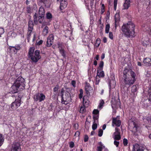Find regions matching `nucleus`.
I'll return each mask as SVG.
<instances>
[{
	"mask_svg": "<svg viewBox=\"0 0 151 151\" xmlns=\"http://www.w3.org/2000/svg\"><path fill=\"white\" fill-rule=\"evenodd\" d=\"M69 147L70 148H72L74 147V143L72 141L69 143Z\"/></svg>",
	"mask_w": 151,
	"mask_h": 151,
	"instance_id": "3c124183",
	"label": "nucleus"
},
{
	"mask_svg": "<svg viewBox=\"0 0 151 151\" xmlns=\"http://www.w3.org/2000/svg\"><path fill=\"white\" fill-rule=\"evenodd\" d=\"M100 77L98 76H96V84H98L99 83V82L100 80Z\"/></svg>",
	"mask_w": 151,
	"mask_h": 151,
	"instance_id": "09e8293b",
	"label": "nucleus"
},
{
	"mask_svg": "<svg viewBox=\"0 0 151 151\" xmlns=\"http://www.w3.org/2000/svg\"><path fill=\"white\" fill-rule=\"evenodd\" d=\"M28 58L31 59L32 63H36L41 58L40 51L38 50H36L34 52V55H32L28 57Z\"/></svg>",
	"mask_w": 151,
	"mask_h": 151,
	"instance_id": "39448f33",
	"label": "nucleus"
},
{
	"mask_svg": "<svg viewBox=\"0 0 151 151\" xmlns=\"http://www.w3.org/2000/svg\"><path fill=\"white\" fill-rule=\"evenodd\" d=\"M146 120L147 121V122H146L147 123L149 124H151V117L150 118L147 117Z\"/></svg>",
	"mask_w": 151,
	"mask_h": 151,
	"instance_id": "052dcab7",
	"label": "nucleus"
},
{
	"mask_svg": "<svg viewBox=\"0 0 151 151\" xmlns=\"http://www.w3.org/2000/svg\"><path fill=\"white\" fill-rule=\"evenodd\" d=\"M4 32V31L2 28H0V37H1V35L3 34Z\"/></svg>",
	"mask_w": 151,
	"mask_h": 151,
	"instance_id": "6e6d98bb",
	"label": "nucleus"
},
{
	"mask_svg": "<svg viewBox=\"0 0 151 151\" xmlns=\"http://www.w3.org/2000/svg\"><path fill=\"white\" fill-rule=\"evenodd\" d=\"M45 14L44 9L42 7H40L39 10V15H43L45 16Z\"/></svg>",
	"mask_w": 151,
	"mask_h": 151,
	"instance_id": "cd10ccee",
	"label": "nucleus"
},
{
	"mask_svg": "<svg viewBox=\"0 0 151 151\" xmlns=\"http://www.w3.org/2000/svg\"><path fill=\"white\" fill-rule=\"evenodd\" d=\"M117 117L116 118H112V125L113 126L114 124L117 127H119L121 125V121L117 119Z\"/></svg>",
	"mask_w": 151,
	"mask_h": 151,
	"instance_id": "2eb2a0df",
	"label": "nucleus"
},
{
	"mask_svg": "<svg viewBox=\"0 0 151 151\" xmlns=\"http://www.w3.org/2000/svg\"><path fill=\"white\" fill-rule=\"evenodd\" d=\"M73 127L76 129H77L78 128V124H75L73 125Z\"/></svg>",
	"mask_w": 151,
	"mask_h": 151,
	"instance_id": "0e129e2a",
	"label": "nucleus"
},
{
	"mask_svg": "<svg viewBox=\"0 0 151 151\" xmlns=\"http://www.w3.org/2000/svg\"><path fill=\"white\" fill-rule=\"evenodd\" d=\"M147 100H146L145 101H144L142 102V105L143 106V107L144 108H146L148 106V105L147 103Z\"/></svg>",
	"mask_w": 151,
	"mask_h": 151,
	"instance_id": "a18cd8bd",
	"label": "nucleus"
},
{
	"mask_svg": "<svg viewBox=\"0 0 151 151\" xmlns=\"http://www.w3.org/2000/svg\"><path fill=\"white\" fill-rule=\"evenodd\" d=\"M88 136L87 135H85L84 136V141L85 142H86L88 141Z\"/></svg>",
	"mask_w": 151,
	"mask_h": 151,
	"instance_id": "603ef678",
	"label": "nucleus"
},
{
	"mask_svg": "<svg viewBox=\"0 0 151 151\" xmlns=\"http://www.w3.org/2000/svg\"><path fill=\"white\" fill-rule=\"evenodd\" d=\"M59 51L60 53L61 54L62 56H63L64 58H66V55L65 53V51L64 49L60 50Z\"/></svg>",
	"mask_w": 151,
	"mask_h": 151,
	"instance_id": "c85d7f7f",
	"label": "nucleus"
},
{
	"mask_svg": "<svg viewBox=\"0 0 151 151\" xmlns=\"http://www.w3.org/2000/svg\"><path fill=\"white\" fill-rule=\"evenodd\" d=\"M80 135V132L78 131H76L74 134V136L76 137H79Z\"/></svg>",
	"mask_w": 151,
	"mask_h": 151,
	"instance_id": "bf43d9fd",
	"label": "nucleus"
},
{
	"mask_svg": "<svg viewBox=\"0 0 151 151\" xmlns=\"http://www.w3.org/2000/svg\"><path fill=\"white\" fill-rule=\"evenodd\" d=\"M116 82L113 79L111 80L109 82V86L110 88H114L116 85Z\"/></svg>",
	"mask_w": 151,
	"mask_h": 151,
	"instance_id": "b1692460",
	"label": "nucleus"
},
{
	"mask_svg": "<svg viewBox=\"0 0 151 151\" xmlns=\"http://www.w3.org/2000/svg\"><path fill=\"white\" fill-rule=\"evenodd\" d=\"M149 41L148 40L147 41H143L142 42L143 45L145 47H147V46L149 45Z\"/></svg>",
	"mask_w": 151,
	"mask_h": 151,
	"instance_id": "ea45409f",
	"label": "nucleus"
},
{
	"mask_svg": "<svg viewBox=\"0 0 151 151\" xmlns=\"http://www.w3.org/2000/svg\"><path fill=\"white\" fill-rule=\"evenodd\" d=\"M121 138L120 134H115L114 135V139L116 140H119Z\"/></svg>",
	"mask_w": 151,
	"mask_h": 151,
	"instance_id": "58836bf2",
	"label": "nucleus"
},
{
	"mask_svg": "<svg viewBox=\"0 0 151 151\" xmlns=\"http://www.w3.org/2000/svg\"><path fill=\"white\" fill-rule=\"evenodd\" d=\"M9 49L11 52H13L14 54H16L17 53V52L16 50L15 49L14 46H9Z\"/></svg>",
	"mask_w": 151,
	"mask_h": 151,
	"instance_id": "c756f323",
	"label": "nucleus"
},
{
	"mask_svg": "<svg viewBox=\"0 0 151 151\" xmlns=\"http://www.w3.org/2000/svg\"><path fill=\"white\" fill-rule=\"evenodd\" d=\"M21 103L19 101L15 100V101L12 102L11 106V107L12 109L13 110H15L19 106H20Z\"/></svg>",
	"mask_w": 151,
	"mask_h": 151,
	"instance_id": "dca6fc26",
	"label": "nucleus"
},
{
	"mask_svg": "<svg viewBox=\"0 0 151 151\" xmlns=\"http://www.w3.org/2000/svg\"><path fill=\"white\" fill-rule=\"evenodd\" d=\"M114 144L117 147L119 145V142L115 140L114 142Z\"/></svg>",
	"mask_w": 151,
	"mask_h": 151,
	"instance_id": "774afa93",
	"label": "nucleus"
},
{
	"mask_svg": "<svg viewBox=\"0 0 151 151\" xmlns=\"http://www.w3.org/2000/svg\"><path fill=\"white\" fill-rule=\"evenodd\" d=\"M57 1L60 2V12L62 13L64 12L63 10L67 7L68 2L67 0H57Z\"/></svg>",
	"mask_w": 151,
	"mask_h": 151,
	"instance_id": "9b49d317",
	"label": "nucleus"
},
{
	"mask_svg": "<svg viewBox=\"0 0 151 151\" xmlns=\"http://www.w3.org/2000/svg\"><path fill=\"white\" fill-rule=\"evenodd\" d=\"M104 65V62L103 61H101L100 62V63L99 65V67L98 68V69H102Z\"/></svg>",
	"mask_w": 151,
	"mask_h": 151,
	"instance_id": "de8ad7c7",
	"label": "nucleus"
},
{
	"mask_svg": "<svg viewBox=\"0 0 151 151\" xmlns=\"http://www.w3.org/2000/svg\"><path fill=\"white\" fill-rule=\"evenodd\" d=\"M149 85L148 86V89L147 91L148 93H151V82H149Z\"/></svg>",
	"mask_w": 151,
	"mask_h": 151,
	"instance_id": "49530a36",
	"label": "nucleus"
},
{
	"mask_svg": "<svg viewBox=\"0 0 151 151\" xmlns=\"http://www.w3.org/2000/svg\"><path fill=\"white\" fill-rule=\"evenodd\" d=\"M117 3V2H116L115 1L114 2V8L115 10L116 9Z\"/></svg>",
	"mask_w": 151,
	"mask_h": 151,
	"instance_id": "69168bd1",
	"label": "nucleus"
},
{
	"mask_svg": "<svg viewBox=\"0 0 151 151\" xmlns=\"http://www.w3.org/2000/svg\"><path fill=\"white\" fill-rule=\"evenodd\" d=\"M44 16L43 15H39V16L38 17L37 14L35 13L33 16V21L34 23L37 24L38 22L41 24L42 23Z\"/></svg>",
	"mask_w": 151,
	"mask_h": 151,
	"instance_id": "6e6552de",
	"label": "nucleus"
},
{
	"mask_svg": "<svg viewBox=\"0 0 151 151\" xmlns=\"http://www.w3.org/2000/svg\"><path fill=\"white\" fill-rule=\"evenodd\" d=\"M97 75L99 77H104V72L102 71V69H98L97 70Z\"/></svg>",
	"mask_w": 151,
	"mask_h": 151,
	"instance_id": "412c9836",
	"label": "nucleus"
},
{
	"mask_svg": "<svg viewBox=\"0 0 151 151\" xmlns=\"http://www.w3.org/2000/svg\"><path fill=\"white\" fill-rule=\"evenodd\" d=\"M58 48L59 50L64 49L63 47H64L63 43L62 42H58L57 43Z\"/></svg>",
	"mask_w": 151,
	"mask_h": 151,
	"instance_id": "2f4dec72",
	"label": "nucleus"
},
{
	"mask_svg": "<svg viewBox=\"0 0 151 151\" xmlns=\"http://www.w3.org/2000/svg\"><path fill=\"white\" fill-rule=\"evenodd\" d=\"M101 43V40L99 38H97L96 40V42L95 43V45L97 47H98Z\"/></svg>",
	"mask_w": 151,
	"mask_h": 151,
	"instance_id": "79ce46f5",
	"label": "nucleus"
},
{
	"mask_svg": "<svg viewBox=\"0 0 151 151\" xmlns=\"http://www.w3.org/2000/svg\"><path fill=\"white\" fill-rule=\"evenodd\" d=\"M90 24H93L94 23V20L93 19V15H92V16L91 15V14H90Z\"/></svg>",
	"mask_w": 151,
	"mask_h": 151,
	"instance_id": "8fccbe9b",
	"label": "nucleus"
},
{
	"mask_svg": "<svg viewBox=\"0 0 151 151\" xmlns=\"http://www.w3.org/2000/svg\"><path fill=\"white\" fill-rule=\"evenodd\" d=\"M120 20V18L119 14V13L116 14L115 16V27L116 28L117 25H118V23Z\"/></svg>",
	"mask_w": 151,
	"mask_h": 151,
	"instance_id": "a211bd4d",
	"label": "nucleus"
},
{
	"mask_svg": "<svg viewBox=\"0 0 151 151\" xmlns=\"http://www.w3.org/2000/svg\"><path fill=\"white\" fill-rule=\"evenodd\" d=\"M134 24L131 22L124 25L122 27V30L127 37L133 36L134 33Z\"/></svg>",
	"mask_w": 151,
	"mask_h": 151,
	"instance_id": "f03ea898",
	"label": "nucleus"
},
{
	"mask_svg": "<svg viewBox=\"0 0 151 151\" xmlns=\"http://www.w3.org/2000/svg\"><path fill=\"white\" fill-rule=\"evenodd\" d=\"M46 17L47 19L49 20L50 21H51L52 18L53 16L51 13L48 12L46 13Z\"/></svg>",
	"mask_w": 151,
	"mask_h": 151,
	"instance_id": "bb28decb",
	"label": "nucleus"
},
{
	"mask_svg": "<svg viewBox=\"0 0 151 151\" xmlns=\"http://www.w3.org/2000/svg\"><path fill=\"white\" fill-rule=\"evenodd\" d=\"M123 74V79L126 85L131 86L136 81V74L131 69L125 68Z\"/></svg>",
	"mask_w": 151,
	"mask_h": 151,
	"instance_id": "f257e3e1",
	"label": "nucleus"
},
{
	"mask_svg": "<svg viewBox=\"0 0 151 151\" xmlns=\"http://www.w3.org/2000/svg\"><path fill=\"white\" fill-rule=\"evenodd\" d=\"M151 59L149 58H145L144 61L143 62L145 64L149 63L150 62H151Z\"/></svg>",
	"mask_w": 151,
	"mask_h": 151,
	"instance_id": "4c0bfd02",
	"label": "nucleus"
},
{
	"mask_svg": "<svg viewBox=\"0 0 151 151\" xmlns=\"http://www.w3.org/2000/svg\"><path fill=\"white\" fill-rule=\"evenodd\" d=\"M102 150V147L101 146H98L97 147V150L98 151H101Z\"/></svg>",
	"mask_w": 151,
	"mask_h": 151,
	"instance_id": "338daca9",
	"label": "nucleus"
},
{
	"mask_svg": "<svg viewBox=\"0 0 151 151\" xmlns=\"http://www.w3.org/2000/svg\"><path fill=\"white\" fill-rule=\"evenodd\" d=\"M129 0H125V2L123 5V9H128L130 6Z\"/></svg>",
	"mask_w": 151,
	"mask_h": 151,
	"instance_id": "aec40b11",
	"label": "nucleus"
},
{
	"mask_svg": "<svg viewBox=\"0 0 151 151\" xmlns=\"http://www.w3.org/2000/svg\"><path fill=\"white\" fill-rule=\"evenodd\" d=\"M57 95L61 96V102L62 104H67V102L71 99L70 93L67 91L65 90L63 88H62L60 92L58 93Z\"/></svg>",
	"mask_w": 151,
	"mask_h": 151,
	"instance_id": "7ed1b4c3",
	"label": "nucleus"
},
{
	"mask_svg": "<svg viewBox=\"0 0 151 151\" xmlns=\"http://www.w3.org/2000/svg\"><path fill=\"white\" fill-rule=\"evenodd\" d=\"M99 111L97 109H95V130L97 128V124L96 123V121L98 122V119L99 118Z\"/></svg>",
	"mask_w": 151,
	"mask_h": 151,
	"instance_id": "f3484780",
	"label": "nucleus"
},
{
	"mask_svg": "<svg viewBox=\"0 0 151 151\" xmlns=\"http://www.w3.org/2000/svg\"><path fill=\"white\" fill-rule=\"evenodd\" d=\"M103 133V131L101 129H100L98 132V136L101 137L102 136Z\"/></svg>",
	"mask_w": 151,
	"mask_h": 151,
	"instance_id": "5fc2aeb1",
	"label": "nucleus"
},
{
	"mask_svg": "<svg viewBox=\"0 0 151 151\" xmlns=\"http://www.w3.org/2000/svg\"><path fill=\"white\" fill-rule=\"evenodd\" d=\"M85 89L86 93L87 95L86 96H88L90 95V93L92 91L93 89L92 87L91 86L90 84L87 82H85Z\"/></svg>",
	"mask_w": 151,
	"mask_h": 151,
	"instance_id": "f8f14e48",
	"label": "nucleus"
},
{
	"mask_svg": "<svg viewBox=\"0 0 151 151\" xmlns=\"http://www.w3.org/2000/svg\"><path fill=\"white\" fill-rule=\"evenodd\" d=\"M83 104L79 106L80 112L82 114L85 113L86 111V108L88 107L89 104V98L88 96L85 95L83 97Z\"/></svg>",
	"mask_w": 151,
	"mask_h": 151,
	"instance_id": "20e7f679",
	"label": "nucleus"
},
{
	"mask_svg": "<svg viewBox=\"0 0 151 151\" xmlns=\"http://www.w3.org/2000/svg\"><path fill=\"white\" fill-rule=\"evenodd\" d=\"M16 85H17L21 89H24L25 88V81L24 78L22 77H18L14 82Z\"/></svg>",
	"mask_w": 151,
	"mask_h": 151,
	"instance_id": "423d86ee",
	"label": "nucleus"
},
{
	"mask_svg": "<svg viewBox=\"0 0 151 151\" xmlns=\"http://www.w3.org/2000/svg\"><path fill=\"white\" fill-rule=\"evenodd\" d=\"M80 93L79 94V98L80 99H81L83 97V91L81 88L79 90Z\"/></svg>",
	"mask_w": 151,
	"mask_h": 151,
	"instance_id": "c9c22d12",
	"label": "nucleus"
},
{
	"mask_svg": "<svg viewBox=\"0 0 151 151\" xmlns=\"http://www.w3.org/2000/svg\"><path fill=\"white\" fill-rule=\"evenodd\" d=\"M48 27L46 26L42 30V33L44 36L46 35L48 32Z\"/></svg>",
	"mask_w": 151,
	"mask_h": 151,
	"instance_id": "a878e982",
	"label": "nucleus"
},
{
	"mask_svg": "<svg viewBox=\"0 0 151 151\" xmlns=\"http://www.w3.org/2000/svg\"><path fill=\"white\" fill-rule=\"evenodd\" d=\"M43 42V41L42 40H40L39 41L37 42V45H42Z\"/></svg>",
	"mask_w": 151,
	"mask_h": 151,
	"instance_id": "e2e57ef3",
	"label": "nucleus"
},
{
	"mask_svg": "<svg viewBox=\"0 0 151 151\" xmlns=\"http://www.w3.org/2000/svg\"><path fill=\"white\" fill-rule=\"evenodd\" d=\"M4 140L3 135L0 134V146H1L3 144L4 141Z\"/></svg>",
	"mask_w": 151,
	"mask_h": 151,
	"instance_id": "f704fd0d",
	"label": "nucleus"
},
{
	"mask_svg": "<svg viewBox=\"0 0 151 151\" xmlns=\"http://www.w3.org/2000/svg\"><path fill=\"white\" fill-rule=\"evenodd\" d=\"M35 48L34 47H30L28 53V57L30 56L31 55L34 54V51Z\"/></svg>",
	"mask_w": 151,
	"mask_h": 151,
	"instance_id": "4be33fe9",
	"label": "nucleus"
},
{
	"mask_svg": "<svg viewBox=\"0 0 151 151\" xmlns=\"http://www.w3.org/2000/svg\"><path fill=\"white\" fill-rule=\"evenodd\" d=\"M45 98V96L42 93H38L35 94L34 96V99L35 101H39L41 102L44 100Z\"/></svg>",
	"mask_w": 151,
	"mask_h": 151,
	"instance_id": "1a4fd4ad",
	"label": "nucleus"
},
{
	"mask_svg": "<svg viewBox=\"0 0 151 151\" xmlns=\"http://www.w3.org/2000/svg\"><path fill=\"white\" fill-rule=\"evenodd\" d=\"M54 35L53 34H50L47 37V40H49V42L52 41L53 42L54 40Z\"/></svg>",
	"mask_w": 151,
	"mask_h": 151,
	"instance_id": "7c9ffc66",
	"label": "nucleus"
},
{
	"mask_svg": "<svg viewBox=\"0 0 151 151\" xmlns=\"http://www.w3.org/2000/svg\"><path fill=\"white\" fill-rule=\"evenodd\" d=\"M28 26L27 34V39L29 41L31 36V33L32 32L34 24L32 20H29L28 22Z\"/></svg>",
	"mask_w": 151,
	"mask_h": 151,
	"instance_id": "0eeeda50",
	"label": "nucleus"
},
{
	"mask_svg": "<svg viewBox=\"0 0 151 151\" xmlns=\"http://www.w3.org/2000/svg\"><path fill=\"white\" fill-rule=\"evenodd\" d=\"M131 125H129V126L132 128V130L131 131L134 133L135 134L136 132L137 131L138 129L139 128V126L137 124H136L135 122L132 121H131L130 124Z\"/></svg>",
	"mask_w": 151,
	"mask_h": 151,
	"instance_id": "4468645a",
	"label": "nucleus"
},
{
	"mask_svg": "<svg viewBox=\"0 0 151 151\" xmlns=\"http://www.w3.org/2000/svg\"><path fill=\"white\" fill-rule=\"evenodd\" d=\"M31 10V8L30 6H29L27 7V11L28 13L30 12Z\"/></svg>",
	"mask_w": 151,
	"mask_h": 151,
	"instance_id": "680f3d73",
	"label": "nucleus"
},
{
	"mask_svg": "<svg viewBox=\"0 0 151 151\" xmlns=\"http://www.w3.org/2000/svg\"><path fill=\"white\" fill-rule=\"evenodd\" d=\"M21 45L17 44L15 46H14L15 49L16 50L17 52V51L20 50L21 49Z\"/></svg>",
	"mask_w": 151,
	"mask_h": 151,
	"instance_id": "e433bc0d",
	"label": "nucleus"
},
{
	"mask_svg": "<svg viewBox=\"0 0 151 151\" xmlns=\"http://www.w3.org/2000/svg\"><path fill=\"white\" fill-rule=\"evenodd\" d=\"M104 104V102L103 100L101 99L99 101V105L98 106V108L100 110L102 109Z\"/></svg>",
	"mask_w": 151,
	"mask_h": 151,
	"instance_id": "393cba45",
	"label": "nucleus"
},
{
	"mask_svg": "<svg viewBox=\"0 0 151 151\" xmlns=\"http://www.w3.org/2000/svg\"><path fill=\"white\" fill-rule=\"evenodd\" d=\"M60 88V86L59 84H57L53 88V92H56V94L57 95V93L58 91V90Z\"/></svg>",
	"mask_w": 151,
	"mask_h": 151,
	"instance_id": "473e14b6",
	"label": "nucleus"
},
{
	"mask_svg": "<svg viewBox=\"0 0 151 151\" xmlns=\"http://www.w3.org/2000/svg\"><path fill=\"white\" fill-rule=\"evenodd\" d=\"M132 151H143V150L138 144H136L133 146Z\"/></svg>",
	"mask_w": 151,
	"mask_h": 151,
	"instance_id": "6ab92c4d",
	"label": "nucleus"
},
{
	"mask_svg": "<svg viewBox=\"0 0 151 151\" xmlns=\"http://www.w3.org/2000/svg\"><path fill=\"white\" fill-rule=\"evenodd\" d=\"M94 109L93 110L92 112L93 115L92 117L93 119V124L92 125V129L93 130H94Z\"/></svg>",
	"mask_w": 151,
	"mask_h": 151,
	"instance_id": "72a5a7b5",
	"label": "nucleus"
},
{
	"mask_svg": "<svg viewBox=\"0 0 151 151\" xmlns=\"http://www.w3.org/2000/svg\"><path fill=\"white\" fill-rule=\"evenodd\" d=\"M22 96V93H18L16 97L15 100H16V101H19L21 103V99Z\"/></svg>",
	"mask_w": 151,
	"mask_h": 151,
	"instance_id": "5701e85b",
	"label": "nucleus"
},
{
	"mask_svg": "<svg viewBox=\"0 0 151 151\" xmlns=\"http://www.w3.org/2000/svg\"><path fill=\"white\" fill-rule=\"evenodd\" d=\"M52 42L51 41L49 42V40H47L46 43V46L48 47H50L52 45Z\"/></svg>",
	"mask_w": 151,
	"mask_h": 151,
	"instance_id": "37998d69",
	"label": "nucleus"
},
{
	"mask_svg": "<svg viewBox=\"0 0 151 151\" xmlns=\"http://www.w3.org/2000/svg\"><path fill=\"white\" fill-rule=\"evenodd\" d=\"M128 143V140L127 139L124 138L123 139V144L124 146H126Z\"/></svg>",
	"mask_w": 151,
	"mask_h": 151,
	"instance_id": "864d4df0",
	"label": "nucleus"
},
{
	"mask_svg": "<svg viewBox=\"0 0 151 151\" xmlns=\"http://www.w3.org/2000/svg\"><path fill=\"white\" fill-rule=\"evenodd\" d=\"M110 28V25L109 24H108L106 25L105 28V32L106 33H108L109 31Z\"/></svg>",
	"mask_w": 151,
	"mask_h": 151,
	"instance_id": "c03bdc74",
	"label": "nucleus"
},
{
	"mask_svg": "<svg viewBox=\"0 0 151 151\" xmlns=\"http://www.w3.org/2000/svg\"><path fill=\"white\" fill-rule=\"evenodd\" d=\"M22 90L21 89L19 86L16 85L14 83L10 88V93H17Z\"/></svg>",
	"mask_w": 151,
	"mask_h": 151,
	"instance_id": "9d476101",
	"label": "nucleus"
},
{
	"mask_svg": "<svg viewBox=\"0 0 151 151\" xmlns=\"http://www.w3.org/2000/svg\"><path fill=\"white\" fill-rule=\"evenodd\" d=\"M71 84L72 86L74 88L76 87V82L74 80H72L71 82Z\"/></svg>",
	"mask_w": 151,
	"mask_h": 151,
	"instance_id": "4d7b16f0",
	"label": "nucleus"
},
{
	"mask_svg": "<svg viewBox=\"0 0 151 151\" xmlns=\"http://www.w3.org/2000/svg\"><path fill=\"white\" fill-rule=\"evenodd\" d=\"M10 151H21L20 145L19 143H14L12 145Z\"/></svg>",
	"mask_w": 151,
	"mask_h": 151,
	"instance_id": "ddd939ff",
	"label": "nucleus"
},
{
	"mask_svg": "<svg viewBox=\"0 0 151 151\" xmlns=\"http://www.w3.org/2000/svg\"><path fill=\"white\" fill-rule=\"evenodd\" d=\"M137 87L136 85L133 86H132L131 91L132 92H135L137 91Z\"/></svg>",
	"mask_w": 151,
	"mask_h": 151,
	"instance_id": "a19ab883",
	"label": "nucleus"
},
{
	"mask_svg": "<svg viewBox=\"0 0 151 151\" xmlns=\"http://www.w3.org/2000/svg\"><path fill=\"white\" fill-rule=\"evenodd\" d=\"M109 37L111 39H113V35L112 32H110L109 33Z\"/></svg>",
	"mask_w": 151,
	"mask_h": 151,
	"instance_id": "13d9d810",
	"label": "nucleus"
}]
</instances>
